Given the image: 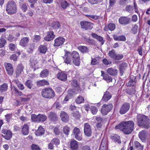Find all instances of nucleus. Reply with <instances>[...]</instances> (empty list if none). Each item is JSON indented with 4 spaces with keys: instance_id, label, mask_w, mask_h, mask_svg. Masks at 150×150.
I'll list each match as a JSON object with an SVG mask.
<instances>
[{
    "instance_id": "c9c22d12",
    "label": "nucleus",
    "mask_w": 150,
    "mask_h": 150,
    "mask_svg": "<svg viewBox=\"0 0 150 150\" xmlns=\"http://www.w3.org/2000/svg\"><path fill=\"white\" fill-rule=\"evenodd\" d=\"M8 85L6 83H4L0 86V93L5 92L8 88Z\"/></svg>"
},
{
    "instance_id": "f3484780",
    "label": "nucleus",
    "mask_w": 150,
    "mask_h": 150,
    "mask_svg": "<svg viewBox=\"0 0 150 150\" xmlns=\"http://www.w3.org/2000/svg\"><path fill=\"white\" fill-rule=\"evenodd\" d=\"M127 67V64L125 62H123L120 65L119 69L121 76L123 74L125 70L126 69Z\"/></svg>"
},
{
    "instance_id": "79ce46f5",
    "label": "nucleus",
    "mask_w": 150,
    "mask_h": 150,
    "mask_svg": "<svg viewBox=\"0 0 150 150\" xmlns=\"http://www.w3.org/2000/svg\"><path fill=\"white\" fill-rule=\"evenodd\" d=\"M39 114L36 115L34 114H32L31 115V120L32 122H38Z\"/></svg>"
},
{
    "instance_id": "c756f323",
    "label": "nucleus",
    "mask_w": 150,
    "mask_h": 150,
    "mask_svg": "<svg viewBox=\"0 0 150 150\" xmlns=\"http://www.w3.org/2000/svg\"><path fill=\"white\" fill-rule=\"evenodd\" d=\"M113 38L116 41H125L126 40V37L123 35L117 36L114 35Z\"/></svg>"
},
{
    "instance_id": "9d476101",
    "label": "nucleus",
    "mask_w": 150,
    "mask_h": 150,
    "mask_svg": "<svg viewBox=\"0 0 150 150\" xmlns=\"http://www.w3.org/2000/svg\"><path fill=\"white\" fill-rule=\"evenodd\" d=\"M1 132V133L4 134H2L1 136L5 139L8 140L11 138L12 133L10 131L5 129H2Z\"/></svg>"
},
{
    "instance_id": "f257e3e1",
    "label": "nucleus",
    "mask_w": 150,
    "mask_h": 150,
    "mask_svg": "<svg viewBox=\"0 0 150 150\" xmlns=\"http://www.w3.org/2000/svg\"><path fill=\"white\" fill-rule=\"evenodd\" d=\"M134 123L132 121H123L115 126V129H119L125 134H130L134 128Z\"/></svg>"
},
{
    "instance_id": "b1692460",
    "label": "nucleus",
    "mask_w": 150,
    "mask_h": 150,
    "mask_svg": "<svg viewBox=\"0 0 150 150\" xmlns=\"http://www.w3.org/2000/svg\"><path fill=\"white\" fill-rule=\"evenodd\" d=\"M57 77L61 80L65 81L67 79V75L64 72H61L58 73Z\"/></svg>"
},
{
    "instance_id": "72a5a7b5",
    "label": "nucleus",
    "mask_w": 150,
    "mask_h": 150,
    "mask_svg": "<svg viewBox=\"0 0 150 150\" xmlns=\"http://www.w3.org/2000/svg\"><path fill=\"white\" fill-rule=\"evenodd\" d=\"M118 71L117 69H114L112 68H109L107 70V72L110 75L115 76L117 75Z\"/></svg>"
},
{
    "instance_id": "1a4fd4ad",
    "label": "nucleus",
    "mask_w": 150,
    "mask_h": 150,
    "mask_svg": "<svg viewBox=\"0 0 150 150\" xmlns=\"http://www.w3.org/2000/svg\"><path fill=\"white\" fill-rule=\"evenodd\" d=\"M84 132L85 135L87 137H90L91 135V129L90 125L88 123L84 125Z\"/></svg>"
},
{
    "instance_id": "423d86ee",
    "label": "nucleus",
    "mask_w": 150,
    "mask_h": 150,
    "mask_svg": "<svg viewBox=\"0 0 150 150\" xmlns=\"http://www.w3.org/2000/svg\"><path fill=\"white\" fill-rule=\"evenodd\" d=\"M113 105L111 103L108 104H104L101 109V112L102 114L106 115L112 108Z\"/></svg>"
},
{
    "instance_id": "5fc2aeb1",
    "label": "nucleus",
    "mask_w": 150,
    "mask_h": 150,
    "mask_svg": "<svg viewBox=\"0 0 150 150\" xmlns=\"http://www.w3.org/2000/svg\"><path fill=\"white\" fill-rule=\"evenodd\" d=\"M51 142L53 144L58 145L59 144L60 141L59 139L57 138H53L51 141Z\"/></svg>"
},
{
    "instance_id": "6e6d98bb",
    "label": "nucleus",
    "mask_w": 150,
    "mask_h": 150,
    "mask_svg": "<svg viewBox=\"0 0 150 150\" xmlns=\"http://www.w3.org/2000/svg\"><path fill=\"white\" fill-rule=\"evenodd\" d=\"M91 110L92 113L93 115L96 114L98 111L97 108L94 106H91Z\"/></svg>"
},
{
    "instance_id": "13d9d810",
    "label": "nucleus",
    "mask_w": 150,
    "mask_h": 150,
    "mask_svg": "<svg viewBox=\"0 0 150 150\" xmlns=\"http://www.w3.org/2000/svg\"><path fill=\"white\" fill-rule=\"evenodd\" d=\"M107 146L103 141L100 144L99 149L101 150H106L107 149Z\"/></svg>"
},
{
    "instance_id": "a878e982",
    "label": "nucleus",
    "mask_w": 150,
    "mask_h": 150,
    "mask_svg": "<svg viewBox=\"0 0 150 150\" xmlns=\"http://www.w3.org/2000/svg\"><path fill=\"white\" fill-rule=\"evenodd\" d=\"M30 65L35 70L36 69L38 68L37 65L38 62L36 59H35L33 57H31L30 59Z\"/></svg>"
},
{
    "instance_id": "338daca9",
    "label": "nucleus",
    "mask_w": 150,
    "mask_h": 150,
    "mask_svg": "<svg viewBox=\"0 0 150 150\" xmlns=\"http://www.w3.org/2000/svg\"><path fill=\"white\" fill-rule=\"evenodd\" d=\"M99 63V61L98 59L94 58L92 59L91 63L92 65H94L98 64Z\"/></svg>"
},
{
    "instance_id": "4d7b16f0",
    "label": "nucleus",
    "mask_w": 150,
    "mask_h": 150,
    "mask_svg": "<svg viewBox=\"0 0 150 150\" xmlns=\"http://www.w3.org/2000/svg\"><path fill=\"white\" fill-rule=\"evenodd\" d=\"M124 56L122 54H117L116 53L115 57L114 59L116 60H120L123 58Z\"/></svg>"
},
{
    "instance_id": "a18cd8bd",
    "label": "nucleus",
    "mask_w": 150,
    "mask_h": 150,
    "mask_svg": "<svg viewBox=\"0 0 150 150\" xmlns=\"http://www.w3.org/2000/svg\"><path fill=\"white\" fill-rule=\"evenodd\" d=\"M25 84L27 88L30 89H31L33 85L32 81L30 80H28L26 81Z\"/></svg>"
},
{
    "instance_id": "c85d7f7f",
    "label": "nucleus",
    "mask_w": 150,
    "mask_h": 150,
    "mask_svg": "<svg viewBox=\"0 0 150 150\" xmlns=\"http://www.w3.org/2000/svg\"><path fill=\"white\" fill-rule=\"evenodd\" d=\"M45 130L42 126H40L38 127L37 131H35V133L37 136L42 135L44 133Z\"/></svg>"
},
{
    "instance_id": "412c9836",
    "label": "nucleus",
    "mask_w": 150,
    "mask_h": 150,
    "mask_svg": "<svg viewBox=\"0 0 150 150\" xmlns=\"http://www.w3.org/2000/svg\"><path fill=\"white\" fill-rule=\"evenodd\" d=\"M78 142L75 140L71 141L70 143V148L72 150H77L78 148Z\"/></svg>"
},
{
    "instance_id": "5701e85b",
    "label": "nucleus",
    "mask_w": 150,
    "mask_h": 150,
    "mask_svg": "<svg viewBox=\"0 0 150 150\" xmlns=\"http://www.w3.org/2000/svg\"><path fill=\"white\" fill-rule=\"evenodd\" d=\"M133 146L134 150H143L144 146L141 145L140 143L137 141H134V142Z\"/></svg>"
},
{
    "instance_id": "37998d69",
    "label": "nucleus",
    "mask_w": 150,
    "mask_h": 150,
    "mask_svg": "<svg viewBox=\"0 0 150 150\" xmlns=\"http://www.w3.org/2000/svg\"><path fill=\"white\" fill-rule=\"evenodd\" d=\"M38 85L40 86L45 85H48L49 84L48 82L45 80H43L38 81L37 83Z\"/></svg>"
},
{
    "instance_id": "680f3d73",
    "label": "nucleus",
    "mask_w": 150,
    "mask_h": 150,
    "mask_svg": "<svg viewBox=\"0 0 150 150\" xmlns=\"http://www.w3.org/2000/svg\"><path fill=\"white\" fill-rule=\"evenodd\" d=\"M72 115L75 118L78 119L79 118L80 115L79 112L76 111L72 113Z\"/></svg>"
},
{
    "instance_id": "8fccbe9b",
    "label": "nucleus",
    "mask_w": 150,
    "mask_h": 150,
    "mask_svg": "<svg viewBox=\"0 0 150 150\" xmlns=\"http://www.w3.org/2000/svg\"><path fill=\"white\" fill-rule=\"evenodd\" d=\"M70 129L68 126H65L63 128V132L64 134L68 135L69 134V133L70 132Z\"/></svg>"
},
{
    "instance_id": "4468645a",
    "label": "nucleus",
    "mask_w": 150,
    "mask_h": 150,
    "mask_svg": "<svg viewBox=\"0 0 150 150\" xmlns=\"http://www.w3.org/2000/svg\"><path fill=\"white\" fill-rule=\"evenodd\" d=\"M54 46H59L62 45L65 41V39L62 37H59L54 40Z\"/></svg>"
},
{
    "instance_id": "ddd939ff",
    "label": "nucleus",
    "mask_w": 150,
    "mask_h": 150,
    "mask_svg": "<svg viewBox=\"0 0 150 150\" xmlns=\"http://www.w3.org/2000/svg\"><path fill=\"white\" fill-rule=\"evenodd\" d=\"M130 18L127 17H122L119 19V23L124 25L129 24L130 23Z\"/></svg>"
},
{
    "instance_id": "69168bd1",
    "label": "nucleus",
    "mask_w": 150,
    "mask_h": 150,
    "mask_svg": "<svg viewBox=\"0 0 150 150\" xmlns=\"http://www.w3.org/2000/svg\"><path fill=\"white\" fill-rule=\"evenodd\" d=\"M13 91H15L17 96H21L23 95L22 92L21 91L18 90L15 87H14Z\"/></svg>"
},
{
    "instance_id": "e2e57ef3",
    "label": "nucleus",
    "mask_w": 150,
    "mask_h": 150,
    "mask_svg": "<svg viewBox=\"0 0 150 150\" xmlns=\"http://www.w3.org/2000/svg\"><path fill=\"white\" fill-rule=\"evenodd\" d=\"M108 28L110 30H113L115 28V25L114 24L110 23L108 25Z\"/></svg>"
},
{
    "instance_id": "473e14b6",
    "label": "nucleus",
    "mask_w": 150,
    "mask_h": 150,
    "mask_svg": "<svg viewBox=\"0 0 150 150\" xmlns=\"http://www.w3.org/2000/svg\"><path fill=\"white\" fill-rule=\"evenodd\" d=\"M78 49L81 52L83 53H87L89 51L88 49L86 46H79L78 47Z\"/></svg>"
},
{
    "instance_id": "f704fd0d",
    "label": "nucleus",
    "mask_w": 150,
    "mask_h": 150,
    "mask_svg": "<svg viewBox=\"0 0 150 150\" xmlns=\"http://www.w3.org/2000/svg\"><path fill=\"white\" fill-rule=\"evenodd\" d=\"M22 133L24 135H27L28 133V127L27 124L24 125L22 129Z\"/></svg>"
},
{
    "instance_id": "864d4df0",
    "label": "nucleus",
    "mask_w": 150,
    "mask_h": 150,
    "mask_svg": "<svg viewBox=\"0 0 150 150\" xmlns=\"http://www.w3.org/2000/svg\"><path fill=\"white\" fill-rule=\"evenodd\" d=\"M6 42V40L4 38H1L0 39V48L3 47Z\"/></svg>"
},
{
    "instance_id": "4be33fe9",
    "label": "nucleus",
    "mask_w": 150,
    "mask_h": 150,
    "mask_svg": "<svg viewBox=\"0 0 150 150\" xmlns=\"http://www.w3.org/2000/svg\"><path fill=\"white\" fill-rule=\"evenodd\" d=\"M29 41L28 38L24 37L20 41L19 45L23 47H26L28 44Z\"/></svg>"
},
{
    "instance_id": "a19ab883",
    "label": "nucleus",
    "mask_w": 150,
    "mask_h": 150,
    "mask_svg": "<svg viewBox=\"0 0 150 150\" xmlns=\"http://www.w3.org/2000/svg\"><path fill=\"white\" fill-rule=\"evenodd\" d=\"M116 53L115 50L113 49L109 52L108 55L111 58L114 59Z\"/></svg>"
},
{
    "instance_id": "cd10ccee",
    "label": "nucleus",
    "mask_w": 150,
    "mask_h": 150,
    "mask_svg": "<svg viewBox=\"0 0 150 150\" xmlns=\"http://www.w3.org/2000/svg\"><path fill=\"white\" fill-rule=\"evenodd\" d=\"M23 68L22 65H19L18 66L16 71V77H18L21 75L22 72H23Z\"/></svg>"
},
{
    "instance_id": "7c9ffc66",
    "label": "nucleus",
    "mask_w": 150,
    "mask_h": 150,
    "mask_svg": "<svg viewBox=\"0 0 150 150\" xmlns=\"http://www.w3.org/2000/svg\"><path fill=\"white\" fill-rule=\"evenodd\" d=\"M120 137L117 134H115L113 136L111 137V139L114 142L118 144H120L121 141Z\"/></svg>"
},
{
    "instance_id": "0eeeda50",
    "label": "nucleus",
    "mask_w": 150,
    "mask_h": 150,
    "mask_svg": "<svg viewBox=\"0 0 150 150\" xmlns=\"http://www.w3.org/2000/svg\"><path fill=\"white\" fill-rule=\"evenodd\" d=\"M130 105L129 103H124L121 106L119 111L120 114L123 115L126 113L129 110Z\"/></svg>"
},
{
    "instance_id": "052dcab7",
    "label": "nucleus",
    "mask_w": 150,
    "mask_h": 150,
    "mask_svg": "<svg viewBox=\"0 0 150 150\" xmlns=\"http://www.w3.org/2000/svg\"><path fill=\"white\" fill-rule=\"evenodd\" d=\"M75 138L78 140L80 141L82 139V134L81 133L74 134Z\"/></svg>"
},
{
    "instance_id": "774afa93",
    "label": "nucleus",
    "mask_w": 150,
    "mask_h": 150,
    "mask_svg": "<svg viewBox=\"0 0 150 150\" xmlns=\"http://www.w3.org/2000/svg\"><path fill=\"white\" fill-rule=\"evenodd\" d=\"M72 86L74 87H79V85L77 81L76 80H73L71 82Z\"/></svg>"
},
{
    "instance_id": "bb28decb",
    "label": "nucleus",
    "mask_w": 150,
    "mask_h": 150,
    "mask_svg": "<svg viewBox=\"0 0 150 150\" xmlns=\"http://www.w3.org/2000/svg\"><path fill=\"white\" fill-rule=\"evenodd\" d=\"M101 76L103 77V79L107 81V82H110L112 81V78L111 77L109 76L108 74H105L103 71H101Z\"/></svg>"
},
{
    "instance_id": "f8f14e48",
    "label": "nucleus",
    "mask_w": 150,
    "mask_h": 150,
    "mask_svg": "<svg viewBox=\"0 0 150 150\" xmlns=\"http://www.w3.org/2000/svg\"><path fill=\"white\" fill-rule=\"evenodd\" d=\"M148 134L147 131L144 129H143L139 132V137L142 142H144L147 138Z\"/></svg>"
},
{
    "instance_id": "bf43d9fd",
    "label": "nucleus",
    "mask_w": 150,
    "mask_h": 150,
    "mask_svg": "<svg viewBox=\"0 0 150 150\" xmlns=\"http://www.w3.org/2000/svg\"><path fill=\"white\" fill-rule=\"evenodd\" d=\"M138 26L136 24H135L134 27L132 28V31L133 34H135L137 32V29Z\"/></svg>"
},
{
    "instance_id": "ea45409f",
    "label": "nucleus",
    "mask_w": 150,
    "mask_h": 150,
    "mask_svg": "<svg viewBox=\"0 0 150 150\" xmlns=\"http://www.w3.org/2000/svg\"><path fill=\"white\" fill-rule=\"evenodd\" d=\"M135 89L132 87L129 88L126 91V93L130 95H133L135 94Z\"/></svg>"
},
{
    "instance_id": "20e7f679",
    "label": "nucleus",
    "mask_w": 150,
    "mask_h": 150,
    "mask_svg": "<svg viewBox=\"0 0 150 150\" xmlns=\"http://www.w3.org/2000/svg\"><path fill=\"white\" fill-rule=\"evenodd\" d=\"M42 96L46 98H52L54 96V91L51 88H45L42 90Z\"/></svg>"
},
{
    "instance_id": "393cba45",
    "label": "nucleus",
    "mask_w": 150,
    "mask_h": 150,
    "mask_svg": "<svg viewBox=\"0 0 150 150\" xmlns=\"http://www.w3.org/2000/svg\"><path fill=\"white\" fill-rule=\"evenodd\" d=\"M48 117L49 119L52 121H55L58 119V117L56 114L51 112L48 114Z\"/></svg>"
},
{
    "instance_id": "a211bd4d",
    "label": "nucleus",
    "mask_w": 150,
    "mask_h": 150,
    "mask_svg": "<svg viewBox=\"0 0 150 150\" xmlns=\"http://www.w3.org/2000/svg\"><path fill=\"white\" fill-rule=\"evenodd\" d=\"M112 94L109 92L106 91L104 93L102 100L105 102H107L112 97Z\"/></svg>"
},
{
    "instance_id": "2f4dec72",
    "label": "nucleus",
    "mask_w": 150,
    "mask_h": 150,
    "mask_svg": "<svg viewBox=\"0 0 150 150\" xmlns=\"http://www.w3.org/2000/svg\"><path fill=\"white\" fill-rule=\"evenodd\" d=\"M47 50V47L45 45H40L38 48V50L40 53L45 54Z\"/></svg>"
},
{
    "instance_id": "6e6552de",
    "label": "nucleus",
    "mask_w": 150,
    "mask_h": 150,
    "mask_svg": "<svg viewBox=\"0 0 150 150\" xmlns=\"http://www.w3.org/2000/svg\"><path fill=\"white\" fill-rule=\"evenodd\" d=\"M80 25L81 28L86 30H91L93 27V24L92 23L86 21H81Z\"/></svg>"
},
{
    "instance_id": "9b49d317",
    "label": "nucleus",
    "mask_w": 150,
    "mask_h": 150,
    "mask_svg": "<svg viewBox=\"0 0 150 150\" xmlns=\"http://www.w3.org/2000/svg\"><path fill=\"white\" fill-rule=\"evenodd\" d=\"M65 54L63 58L64 60V62L67 64H71V58L70 52L67 50H64Z\"/></svg>"
},
{
    "instance_id": "7ed1b4c3",
    "label": "nucleus",
    "mask_w": 150,
    "mask_h": 150,
    "mask_svg": "<svg viewBox=\"0 0 150 150\" xmlns=\"http://www.w3.org/2000/svg\"><path fill=\"white\" fill-rule=\"evenodd\" d=\"M6 10L9 15L13 14L16 12V5L14 1H10L8 2L6 6Z\"/></svg>"
},
{
    "instance_id": "603ef678",
    "label": "nucleus",
    "mask_w": 150,
    "mask_h": 150,
    "mask_svg": "<svg viewBox=\"0 0 150 150\" xmlns=\"http://www.w3.org/2000/svg\"><path fill=\"white\" fill-rule=\"evenodd\" d=\"M88 2L91 4H96L101 2L102 0H88Z\"/></svg>"
},
{
    "instance_id": "39448f33",
    "label": "nucleus",
    "mask_w": 150,
    "mask_h": 150,
    "mask_svg": "<svg viewBox=\"0 0 150 150\" xmlns=\"http://www.w3.org/2000/svg\"><path fill=\"white\" fill-rule=\"evenodd\" d=\"M71 56L72 57L73 59V62L74 64L76 66H79L80 64V57L78 52L73 51L72 53L70 52Z\"/></svg>"
},
{
    "instance_id": "0e129e2a",
    "label": "nucleus",
    "mask_w": 150,
    "mask_h": 150,
    "mask_svg": "<svg viewBox=\"0 0 150 150\" xmlns=\"http://www.w3.org/2000/svg\"><path fill=\"white\" fill-rule=\"evenodd\" d=\"M127 0H120L118 3L120 6H124L126 4Z\"/></svg>"
},
{
    "instance_id": "09e8293b",
    "label": "nucleus",
    "mask_w": 150,
    "mask_h": 150,
    "mask_svg": "<svg viewBox=\"0 0 150 150\" xmlns=\"http://www.w3.org/2000/svg\"><path fill=\"white\" fill-rule=\"evenodd\" d=\"M12 113H8L5 115V117L6 121L8 123L10 122L11 119H12Z\"/></svg>"
},
{
    "instance_id": "c03bdc74",
    "label": "nucleus",
    "mask_w": 150,
    "mask_h": 150,
    "mask_svg": "<svg viewBox=\"0 0 150 150\" xmlns=\"http://www.w3.org/2000/svg\"><path fill=\"white\" fill-rule=\"evenodd\" d=\"M60 26L59 23L58 21L53 22L52 24V27L53 29L59 28Z\"/></svg>"
},
{
    "instance_id": "4c0bfd02",
    "label": "nucleus",
    "mask_w": 150,
    "mask_h": 150,
    "mask_svg": "<svg viewBox=\"0 0 150 150\" xmlns=\"http://www.w3.org/2000/svg\"><path fill=\"white\" fill-rule=\"evenodd\" d=\"M47 119V116L43 114H39L38 122H44Z\"/></svg>"
},
{
    "instance_id": "f03ea898",
    "label": "nucleus",
    "mask_w": 150,
    "mask_h": 150,
    "mask_svg": "<svg viewBox=\"0 0 150 150\" xmlns=\"http://www.w3.org/2000/svg\"><path fill=\"white\" fill-rule=\"evenodd\" d=\"M137 124L139 127L146 129L150 128V119L143 114H138L136 117Z\"/></svg>"
},
{
    "instance_id": "3c124183",
    "label": "nucleus",
    "mask_w": 150,
    "mask_h": 150,
    "mask_svg": "<svg viewBox=\"0 0 150 150\" xmlns=\"http://www.w3.org/2000/svg\"><path fill=\"white\" fill-rule=\"evenodd\" d=\"M28 5L26 3H24L21 6V8L24 12H25L28 9Z\"/></svg>"
},
{
    "instance_id": "dca6fc26",
    "label": "nucleus",
    "mask_w": 150,
    "mask_h": 150,
    "mask_svg": "<svg viewBox=\"0 0 150 150\" xmlns=\"http://www.w3.org/2000/svg\"><path fill=\"white\" fill-rule=\"evenodd\" d=\"M60 117L62 121L64 122H68L69 120L68 115L64 111H61L60 114Z\"/></svg>"
},
{
    "instance_id": "49530a36",
    "label": "nucleus",
    "mask_w": 150,
    "mask_h": 150,
    "mask_svg": "<svg viewBox=\"0 0 150 150\" xmlns=\"http://www.w3.org/2000/svg\"><path fill=\"white\" fill-rule=\"evenodd\" d=\"M84 101V98L81 96H79L76 100V102L78 104L81 103L83 102Z\"/></svg>"
},
{
    "instance_id": "58836bf2",
    "label": "nucleus",
    "mask_w": 150,
    "mask_h": 150,
    "mask_svg": "<svg viewBox=\"0 0 150 150\" xmlns=\"http://www.w3.org/2000/svg\"><path fill=\"white\" fill-rule=\"evenodd\" d=\"M61 7L64 9L69 6V4L65 0H61L60 2Z\"/></svg>"
},
{
    "instance_id": "2eb2a0df",
    "label": "nucleus",
    "mask_w": 150,
    "mask_h": 150,
    "mask_svg": "<svg viewBox=\"0 0 150 150\" xmlns=\"http://www.w3.org/2000/svg\"><path fill=\"white\" fill-rule=\"evenodd\" d=\"M4 65L8 74L10 75H12L13 73V69L11 64L6 63H5Z\"/></svg>"
},
{
    "instance_id": "aec40b11",
    "label": "nucleus",
    "mask_w": 150,
    "mask_h": 150,
    "mask_svg": "<svg viewBox=\"0 0 150 150\" xmlns=\"http://www.w3.org/2000/svg\"><path fill=\"white\" fill-rule=\"evenodd\" d=\"M137 82L136 77L133 75L130 76L129 81L127 84V86H134Z\"/></svg>"
},
{
    "instance_id": "6ab92c4d",
    "label": "nucleus",
    "mask_w": 150,
    "mask_h": 150,
    "mask_svg": "<svg viewBox=\"0 0 150 150\" xmlns=\"http://www.w3.org/2000/svg\"><path fill=\"white\" fill-rule=\"evenodd\" d=\"M55 36L54 32L52 31H50L47 32V36L44 39L46 41H50L53 39Z\"/></svg>"
},
{
    "instance_id": "de8ad7c7",
    "label": "nucleus",
    "mask_w": 150,
    "mask_h": 150,
    "mask_svg": "<svg viewBox=\"0 0 150 150\" xmlns=\"http://www.w3.org/2000/svg\"><path fill=\"white\" fill-rule=\"evenodd\" d=\"M35 47V45L33 44L30 45L27 49L28 52L30 53H32Z\"/></svg>"
},
{
    "instance_id": "e433bc0d",
    "label": "nucleus",
    "mask_w": 150,
    "mask_h": 150,
    "mask_svg": "<svg viewBox=\"0 0 150 150\" xmlns=\"http://www.w3.org/2000/svg\"><path fill=\"white\" fill-rule=\"evenodd\" d=\"M49 72L47 69H45L42 70L40 74V76L41 77H47L48 75Z\"/></svg>"
}]
</instances>
